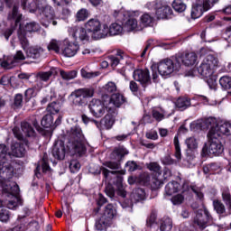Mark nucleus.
Returning <instances> with one entry per match:
<instances>
[{
  "instance_id": "obj_22",
  "label": "nucleus",
  "mask_w": 231,
  "mask_h": 231,
  "mask_svg": "<svg viewBox=\"0 0 231 231\" xmlns=\"http://www.w3.org/2000/svg\"><path fill=\"white\" fill-rule=\"evenodd\" d=\"M14 177V166L10 163V161L0 162V178L3 180H12Z\"/></svg>"
},
{
  "instance_id": "obj_46",
  "label": "nucleus",
  "mask_w": 231,
  "mask_h": 231,
  "mask_svg": "<svg viewBox=\"0 0 231 231\" xmlns=\"http://www.w3.org/2000/svg\"><path fill=\"white\" fill-rule=\"evenodd\" d=\"M161 231H171L172 230V219L166 217L162 221L160 226Z\"/></svg>"
},
{
  "instance_id": "obj_55",
  "label": "nucleus",
  "mask_w": 231,
  "mask_h": 231,
  "mask_svg": "<svg viewBox=\"0 0 231 231\" xmlns=\"http://www.w3.org/2000/svg\"><path fill=\"white\" fill-rule=\"evenodd\" d=\"M105 93H115L116 91V84L115 82H108L103 87Z\"/></svg>"
},
{
  "instance_id": "obj_54",
  "label": "nucleus",
  "mask_w": 231,
  "mask_h": 231,
  "mask_svg": "<svg viewBox=\"0 0 231 231\" xmlns=\"http://www.w3.org/2000/svg\"><path fill=\"white\" fill-rule=\"evenodd\" d=\"M140 185H147L151 181V175L149 173H142L138 176Z\"/></svg>"
},
{
  "instance_id": "obj_30",
  "label": "nucleus",
  "mask_w": 231,
  "mask_h": 231,
  "mask_svg": "<svg viewBox=\"0 0 231 231\" xmlns=\"http://www.w3.org/2000/svg\"><path fill=\"white\" fill-rule=\"evenodd\" d=\"M41 166L42 172H48V171H50V164H48V157H46V155H44L42 160L39 162V165L36 167V170L34 171L35 176H37V178H39V174H41Z\"/></svg>"
},
{
  "instance_id": "obj_15",
  "label": "nucleus",
  "mask_w": 231,
  "mask_h": 231,
  "mask_svg": "<svg viewBox=\"0 0 231 231\" xmlns=\"http://www.w3.org/2000/svg\"><path fill=\"white\" fill-rule=\"evenodd\" d=\"M175 60L180 66V69H181V64L190 68V66H196V64H198V54L195 52H185L180 56L176 57Z\"/></svg>"
},
{
  "instance_id": "obj_14",
  "label": "nucleus",
  "mask_w": 231,
  "mask_h": 231,
  "mask_svg": "<svg viewBox=\"0 0 231 231\" xmlns=\"http://www.w3.org/2000/svg\"><path fill=\"white\" fill-rule=\"evenodd\" d=\"M193 223L202 230L207 228L208 223H212V216L210 215V212H208V209H199Z\"/></svg>"
},
{
  "instance_id": "obj_25",
  "label": "nucleus",
  "mask_w": 231,
  "mask_h": 231,
  "mask_svg": "<svg viewBox=\"0 0 231 231\" xmlns=\"http://www.w3.org/2000/svg\"><path fill=\"white\" fill-rule=\"evenodd\" d=\"M52 156H54L56 160H64V158H66V146L63 141L60 140L55 143L52 148Z\"/></svg>"
},
{
  "instance_id": "obj_12",
  "label": "nucleus",
  "mask_w": 231,
  "mask_h": 231,
  "mask_svg": "<svg viewBox=\"0 0 231 231\" xmlns=\"http://www.w3.org/2000/svg\"><path fill=\"white\" fill-rule=\"evenodd\" d=\"M146 8L155 11L158 19H167L169 15H172V8L167 5H163L160 0L147 3Z\"/></svg>"
},
{
  "instance_id": "obj_43",
  "label": "nucleus",
  "mask_w": 231,
  "mask_h": 231,
  "mask_svg": "<svg viewBox=\"0 0 231 231\" xmlns=\"http://www.w3.org/2000/svg\"><path fill=\"white\" fill-rule=\"evenodd\" d=\"M172 8L174 9L175 12L182 13L187 10V5L183 3L181 0H174L172 3Z\"/></svg>"
},
{
  "instance_id": "obj_23",
  "label": "nucleus",
  "mask_w": 231,
  "mask_h": 231,
  "mask_svg": "<svg viewBox=\"0 0 231 231\" xmlns=\"http://www.w3.org/2000/svg\"><path fill=\"white\" fill-rule=\"evenodd\" d=\"M28 59L39 60L44 57V49L41 46H32L23 49Z\"/></svg>"
},
{
  "instance_id": "obj_41",
  "label": "nucleus",
  "mask_w": 231,
  "mask_h": 231,
  "mask_svg": "<svg viewBox=\"0 0 231 231\" xmlns=\"http://www.w3.org/2000/svg\"><path fill=\"white\" fill-rule=\"evenodd\" d=\"M60 75L63 80H73V79H77V70L65 71L60 69Z\"/></svg>"
},
{
  "instance_id": "obj_64",
  "label": "nucleus",
  "mask_w": 231,
  "mask_h": 231,
  "mask_svg": "<svg viewBox=\"0 0 231 231\" xmlns=\"http://www.w3.org/2000/svg\"><path fill=\"white\" fill-rule=\"evenodd\" d=\"M69 169L71 172H77L80 169V162L77 161H71L69 163Z\"/></svg>"
},
{
  "instance_id": "obj_58",
  "label": "nucleus",
  "mask_w": 231,
  "mask_h": 231,
  "mask_svg": "<svg viewBox=\"0 0 231 231\" xmlns=\"http://www.w3.org/2000/svg\"><path fill=\"white\" fill-rule=\"evenodd\" d=\"M125 167L128 168L129 172H134V171L138 170V164L134 161L127 162Z\"/></svg>"
},
{
  "instance_id": "obj_32",
  "label": "nucleus",
  "mask_w": 231,
  "mask_h": 231,
  "mask_svg": "<svg viewBox=\"0 0 231 231\" xmlns=\"http://www.w3.org/2000/svg\"><path fill=\"white\" fill-rule=\"evenodd\" d=\"M22 18L23 14L19 13V6L14 5L12 13L8 14L9 21H14L15 24H19V23H21Z\"/></svg>"
},
{
  "instance_id": "obj_51",
  "label": "nucleus",
  "mask_w": 231,
  "mask_h": 231,
  "mask_svg": "<svg viewBox=\"0 0 231 231\" xmlns=\"http://www.w3.org/2000/svg\"><path fill=\"white\" fill-rule=\"evenodd\" d=\"M147 169L152 172H155V174H159V176L162 174V166H160L158 162H150L147 165Z\"/></svg>"
},
{
  "instance_id": "obj_2",
  "label": "nucleus",
  "mask_w": 231,
  "mask_h": 231,
  "mask_svg": "<svg viewBox=\"0 0 231 231\" xmlns=\"http://www.w3.org/2000/svg\"><path fill=\"white\" fill-rule=\"evenodd\" d=\"M157 69L162 77H169L170 75H172L174 71H180V63L176 62V59L174 61L171 59H165L161 60L158 65H152V71L153 82H158Z\"/></svg>"
},
{
  "instance_id": "obj_40",
  "label": "nucleus",
  "mask_w": 231,
  "mask_h": 231,
  "mask_svg": "<svg viewBox=\"0 0 231 231\" xmlns=\"http://www.w3.org/2000/svg\"><path fill=\"white\" fill-rule=\"evenodd\" d=\"M61 107H62V105H60V102L54 101L48 105L47 111L51 115H57V113H60Z\"/></svg>"
},
{
  "instance_id": "obj_38",
  "label": "nucleus",
  "mask_w": 231,
  "mask_h": 231,
  "mask_svg": "<svg viewBox=\"0 0 231 231\" xmlns=\"http://www.w3.org/2000/svg\"><path fill=\"white\" fill-rule=\"evenodd\" d=\"M165 110L162 107L153 108L152 115L157 122H162L165 118Z\"/></svg>"
},
{
  "instance_id": "obj_20",
  "label": "nucleus",
  "mask_w": 231,
  "mask_h": 231,
  "mask_svg": "<svg viewBox=\"0 0 231 231\" xmlns=\"http://www.w3.org/2000/svg\"><path fill=\"white\" fill-rule=\"evenodd\" d=\"M41 124L42 127H45L46 129H55L62 124V116L60 115L55 122H53V116L51 114H47L42 117Z\"/></svg>"
},
{
  "instance_id": "obj_13",
  "label": "nucleus",
  "mask_w": 231,
  "mask_h": 231,
  "mask_svg": "<svg viewBox=\"0 0 231 231\" xmlns=\"http://www.w3.org/2000/svg\"><path fill=\"white\" fill-rule=\"evenodd\" d=\"M37 14H40L39 18L42 21V26H45V28H48L51 23V21L55 19V11H53V8L48 5L38 6Z\"/></svg>"
},
{
  "instance_id": "obj_39",
  "label": "nucleus",
  "mask_w": 231,
  "mask_h": 231,
  "mask_svg": "<svg viewBox=\"0 0 231 231\" xmlns=\"http://www.w3.org/2000/svg\"><path fill=\"white\" fill-rule=\"evenodd\" d=\"M124 32V27L117 23H114L108 28L110 35H120Z\"/></svg>"
},
{
  "instance_id": "obj_10",
  "label": "nucleus",
  "mask_w": 231,
  "mask_h": 231,
  "mask_svg": "<svg viewBox=\"0 0 231 231\" xmlns=\"http://www.w3.org/2000/svg\"><path fill=\"white\" fill-rule=\"evenodd\" d=\"M41 120V116L39 114L32 115L29 117V122L28 121H23L21 123V127L23 133H24L25 135L27 136H35V130L33 127H35L36 131L38 133H42L44 131L41 125H39V121ZM32 124L33 127L32 126Z\"/></svg>"
},
{
  "instance_id": "obj_8",
  "label": "nucleus",
  "mask_w": 231,
  "mask_h": 231,
  "mask_svg": "<svg viewBox=\"0 0 231 231\" xmlns=\"http://www.w3.org/2000/svg\"><path fill=\"white\" fill-rule=\"evenodd\" d=\"M217 68H219V59L214 54H208L204 58L202 63L198 68V71L202 77L208 78L214 75Z\"/></svg>"
},
{
  "instance_id": "obj_31",
  "label": "nucleus",
  "mask_w": 231,
  "mask_h": 231,
  "mask_svg": "<svg viewBox=\"0 0 231 231\" xmlns=\"http://www.w3.org/2000/svg\"><path fill=\"white\" fill-rule=\"evenodd\" d=\"M132 199L135 201V203L145 200V189L142 188L134 189L132 192Z\"/></svg>"
},
{
  "instance_id": "obj_56",
  "label": "nucleus",
  "mask_w": 231,
  "mask_h": 231,
  "mask_svg": "<svg viewBox=\"0 0 231 231\" xmlns=\"http://www.w3.org/2000/svg\"><path fill=\"white\" fill-rule=\"evenodd\" d=\"M105 193L108 198H111L113 199L115 198V187H113V184L107 183L105 187Z\"/></svg>"
},
{
  "instance_id": "obj_57",
  "label": "nucleus",
  "mask_w": 231,
  "mask_h": 231,
  "mask_svg": "<svg viewBox=\"0 0 231 231\" xmlns=\"http://www.w3.org/2000/svg\"><path fill=\"white\" fill-rule=\"evenodd\" d=\"M190 189H191L192 192H194V194H196L198 199H199L200 201H203L204 195H203V192L201 191V188H199L196 185H193V186H190Z\"/></svg>"
},
{
  "instance_id": "obj_27",
  "label": "nucleus",
  "mask_w": 231,
  "mask_h": 231,
  "mask_svg": "<svg viewBox=\"0 0 231 231\" xmlns=\"http://www.w3.org/2000/svg\"><path fill=\"white\" fill-rule=\"evenodd\" d=\"M113 225V222L107 220L101 217L95 223V229L97 231H107V228Z\"/></svg>"
},
{
  "instance_id": "obj_19",
  "label": "nucleus",
  "mask_w": 231,
  "mask_h": 231,
  "mask_svg": "<svg viewBox=\"0 0 231 231\" xmlns=\"http://www.w3.org/2000/svg\"><path fill=\"white\" fill-rule=\"evenodd\" d=\"M90 174H94V176H98L100 172H103V176L105 179L109 180L110 174H125L124 170L121 171H109L106 168L100 167L98 165H93L89 168Z\"/></svg>"
},
{
  "instance_id": "obj_11",
  "label": "nucleus",
  "mask_w": 231,
  "mask_h": 231,
  "mask_svg": "<svg viewBox=\"0 0 231 231\" xmlns=\"http://www.w3.org/2000/svg\"><path fill=\"white\" fill-rule=\"evenodd\" d=\"M39 30H41V25H39V23L35 22L28 23L24 26V29H23L22 26L19 27L17 35L23 50H26V48L30 46V42L28 41V38H26V32H28L29 33H32V32H39Z\"/></svg>"
},
{
  "instance_id": "obj_53",
  "label": "nucleus",
  "mask_w": 231,
  "mask_h": 231,
  "mask_svg": "<svg viewBox=\"0 0 231 231\" xmlns=\"http://www.w3.org/2000/svg\"><path fill=\"white\" fill-rule=\"evenodd\" d=\"M186 145L189 151H194L198 147V141L194 137L186 139Z\"/></svg>"
},
{
  "instance_id": "obj_28",
  "label": "nucleus",
  "mask_w": 231,
  "mask_h": 231,
  "mask_svg": "<svg viewBox=\"0 0 231 231\" xmlns=\"http://www.w3.org/2000/svg\"><path fill=\"white\" fill-rule=\"evenodd\" d=\"M125 54L122 50L116 51V56H109L108 60L112 68H116L121 60H124Z\"/></svg>"
},
{
  "instance_id": "obj_52",
  "label": "nucleus",
  "mask_w": 231,
  "mask_h": 231,
  "mask_svg": "<svg viewBox=\"0 0 231 231\" xmlns=\"http://www.w3.org/2000/svg\"><path fill=\"white\" fill-rule=\"evenodd\" d=\"M173 143L175 146V157L177 160H181V148L180 147V140L178 136L174 137Z\"/></svg>"
},
{
  "instance_id": "obj_18",
  "label": "nucleus",
  "mask_w": 231,
  "mask_h": 231,
  "mask_svg": "<svg viewBox=\"0 0 231 231\" xmlns=\"http://www.w3.org/2000/svg\"><path fill=\"white\" fill-rule=\"evenodd\" d=\"M103 98H106V104L109 107H114L115 112L116 111V107H120L123 104H125L126 99L124 95L120 93H116L109 97V95H104Z\"/></svg>"
},
{
  "instance_id": "obj_36",
  "label": "nucleus",
  "mask_w": 231,
  "mask_h": 231,
  "mask_svg": "<svg viewBox=\"0 0 231 231\" xmlns=\"http://www.w3.org/2000/svg\"><path fill=\"white\" fill-rule=\"evenodd\" d=\"M12 154L8 152V146L6 144H0V162H11Z\"/></svg>"
},
{
  "instance_id": "obj_5",
  "label": "nucleus",
  "mask_w": 231,
  "mask_h": 231,
  "mask_svg": "<svg viewBox=\"0 0 231 231\" xmlns=\"http://www.w3.org/2000/svg\"><path fill=\"white\" fill-rule=\"evenodd\" d=\"M88 109L95 118H102L106 115V109L110 115L115 113V106H109L104 96L102 97V100L92 98L88 104Z\"/></svg>"
},
{
  "instance_id": "obj_48",
  "label": "nucleus",
  "mask_w": 231,
  "mask_h": 231,
  "mask_svg": "<svg viewBox=\"0 0 231 231\" xmlns=\"http://www.w3.org/2000/svg\"><path fill=\"white\" fill-rule=\"evenodd\" d=\"M141 23L144 26H151L154 23V18L149 14H144L141 16Z\"/></svg>"
},
{
  "instance_id": "obj_45",
  "label": "nucleus",
  "mask_w": 231,
  "mask_h": 231,
  "mask_svg": "<svg viewBox=\"0 0 231 231\" xmlns=\"http://www.w3.org/2000/svg\"><path fill=\"white\" fill-rule=\"evenodd\" d=\"M213 207H214V210H216L217 214H225V212L226 211V208H225V204H223L221 200H217V199L214 200Z\"/></svg>"
},
{
  "instance_id": "obj_24",
  "label": "nucleus",
  "mask_w": 231,
  "mask_h": 231,
  "mask_svg": "<svg viewBox=\"0 0 231 231\" xmlns=\"http://www.w3.org/2000/svg\"><path fill=\"white\" fill-rule=\"evenodd\" d=\"M70 32L76 41L88 42L89 41V37H91V34L89 32H88V29H85L84 27H73L70 29Z\"/></svg>"
},
{
  "instance_id": "obj_49",
  "label": "nucleus",
  "mask_w": 231,
  "mask_h": 231,
  "mask_svg": "<svg viewBox=\"0 0 231 231\" xmlns=\"http://www.w3.org/2000/svg\"><path fill=\"white\" fill-rule=\"evenodd\" d=\"M49 51H55L56 53H59L60 51V42L57 40H51L48 45Z\"/></svg>"
},
{
  "instance_id": "obj_35",
  "label": "nucleus",
  "mask_w": 231,
  "mask_h": 231,
  "mask_svg": "<svg viewBox=\"0 0 231 231\" xmlns=\"http://www.w3.org/2000/svg\"><path fill=\"white\" fill-rule=\"evenodd\" d=\"M125 154H129V152H127L125 148L119 147L112 152L111 158L112 160H117V162H120V160H122Z\"/></svg>"
},
{
  "instance_id": "obj_50",
  "label": "nucleus",
  "mask_w": 231,
  "mask_h": 231,
  "mask_svg": "<svg viewBox=\"0 0 231 231\" xmlns=\"http://www.w3.org/2000/svg\"><path fill=\"white\" fill-rule=\"evenodd\" d=\"M204 78L208 79L207 82L210 89H216V88H217V76L212 74L208 78L207 77H204Z\"/></svg>"
},
{
  "instance_id": "obj_3",
  "label": "nucleus",
  "mask_w": 231,
  "mask_h": 231,
  "mask_svg": "<svg viewBox=\"0 0 231 231\" xmlns=\"http://www.w3.org/2000/svg\"><path fill=\"white\" fill-rule=\"evenodd\" d=\"M207 137L209 145L204 144L201 156H207V154H209V156H219V154H223L225 148L219 140V134H214L213 131H208Z\"/></svg>"
},
{
  "instance_id": "obj_47",
  "label": "nucleus",
  "mask_w": 231,
  "mask_h": 231,
  "mask_svg": "<svg viewBox=\"0 0 231 231\" xmlns=\"http://www.w3.org/2000/svg\"><path fill=\"white\" fill-rule=\"evenodd\" d=\"M219 84L223 89H231V78L228 76L220 78Z\"/></svg>"
},
{
  "instance_id": "obj_33",
  "label": "nucleus",
  "mask_w": 231,
  "mask_h": 231,
  "mask_svg": "<svg viewBox=\"0 0 231 231\" xmlns=\"http://www.w3.org/2000/svg\"><path fill=\"white\" fill-rule=\"evenodd\" d=\"M3 192L10 196H17V194H19V186L17 184L12 186L6 183L3 186Z\"/></svg>"
},
{
  "instance_id": "obj_61",
  "label": "nucleus",
  "mask_w": 231,
  "mask_h": 231,
  "mask_svg": "<svg viewBox=\"0 0 231 231\" xmlns=\"http://www.w3.org/2000/svg\"><path fill=\"white\" fill-rule=\"evenodd\" d=\"M183 199H185L183 195L178 194L171 198V202L173 203V205H181V203H183Z\"/></svg>"
},
{
  "instance_id": "obj_16",
  "label": "nucleus",
  "mask_w": 231,
  "mask_h": 231,
  "mask_svg": "<svg viewBox=\"0 0 231 231\" xmlns=\"http://www.w3.org/2000/svg\"><path fill=\"white\" fill-rule=\"evenodd\" d=\"M133 78L136 82H140L143 88H147L151 86V75L149 74V69H136L133 73Z\"/></svg>"
},
{
  "instance_id": "obj_29",
  "label": "nucleus",
  "mask_w": 231,
  "mask_h": 231,
  "mask_svg": "<svg viewBox=\"0 0 231 231\" xmlns=\"http://www.w3.org/2000/svg\"><path fill=\"white\" fill-rule=\"evenodd\" d=\"M79 51V45L77 43H69L63 50L65 57H75Z\"/></svg>"
},
{
  "instance_id": "obj_1",
  "label": "nucleus",
  "mask_w": 231,
  "mask_h": 231,
  "mask_svg": "<svg viewBox=\"0 0 231 231\" xmlns=\"http://www.w3.org/2000/svg\"><path fill=\"white\" fill-rule=\"evenodd\" d=\"M67 149L70 154H79V156L86 154L88 151L86 148L88 141H86V137L80 126H72L67 134Z\"/></svg>"
},
{
  "instance_id": "obj_63",
  "label": "nucleus",
  "mask_w": 231,
  "mask_h": 231,
  "mask_svg": "<svg viewBox=\"0 0 231 231\" xmlns=\"http://www.w3.org/2000/svg\"><path fill=\"white\" fill-rule=\"evenodd\" d=\"M145 137L148 140H158V132L151 130L145 134Z\"/></svg>"
},
{
  "instance_id": "obj_62",
  "label": "nucleus",
  "mask_w": 231,
  "mask_h": 231,
  "mask_svg": "<svg viewBox=\"0 0 231 231\" xmlns=\"http://www.w3.org/2000/svg\"><path fill=\"white\" fill-rule=\"evenodd\" d=\"M105 165L106 167H108V169H112L114 171H118V169H120V162H106Z\"/></svg>"
},
{
  "instance_id": "obj_60",
  "label": "nucleus",
  "mask_w": 231,
  "mask_h": 231,
  "mask_svg": "<svg viewBox=\"0 0 231 231\" xmlns=\"http://www.w3.org/2000/svg\"><path fill=\"white\" fill-rule=\"evenodd\" d=\"M8 219H10V211L3 209L0 213V221H2V223H6Z\"/></svg>"
},
{
  "instance_id": "obj_59",
  "label": "nucleus",
  "mask_w": 231,
  "mask_h": 231,
  "mask_svg": "<svg viewBox=\"0 0 231 231\" xmlns=\"http://www.w3.org/2000/svg\"><path fill=\"white\" fill-rule=\"evenodd\" d=\"M162 185H163V182L162 181V180H160L158 178L152 179L151 187L154 190H156V189H160V187H162Z\"/></svg>"
},
{
  "instance_id": "obj_26",
  "label": "nucleus",
  "mask_w": 231,
  "mask_h": 231,
  "mask_svg": "<svg viewBox=\"0 0 231 231\" xmlns=\"http://www.w3.org/2000/svg\"><path fill=\"white\" fill-rule=\"evenodd\" d=\"M116 216V208H115V206H113V204H107L105 207V209L103 211L101 217L113 223V219H115Z\"/></svg>"
},
{
  "instance_id": "obj_7",
  "label": "nucleus",
  "mask_w": 231,
  "mask_h": 231,
  "mask_svg": "<svg viewBox=\"0 0 231 231\" xmlns=\"http://www.w3.org/2000/svg\"><path fill=\"white\" fill-rule=\"evenodd\" d=\"M93 97H95V88H79L69 95L72 104L79 107L88 106V98H93Z\"/></svg>"
},
{
  "instance_id": "obj_17",
  "label": "nucleus",
  "mask_w": 231,
  "mask_h": 231,
  "mask_svg": "<svg viewBox=\"0 0 231 231\" xmlns=\"http://www.w3.org/2000/svg\"><path fill=\"white\" fill-rule=\"evenodd\" d=\"M189 190V183L184 182L183 185L180 184L178 181H171L165 186L166 196H172L176 192H187Z\"/></svg>"
},
{
  "instance_id": "obj_21",
  "label": "nucleus",
  "mask_w": 231,
  "mask_h": 231,
  "mask_svg": "<svg viewBox=\"0 0 231 231\" xmlns=\"http://www.w3.org/2000/svg\"><path fill=\"white\" fill-rule=\"evenodd\" d=\"M210 10V5L208 3L197 2L191 8V18L199 19L203 15L204 12Z\"/></svg>"
},
{
  "instance_id": "obj_6",
  "label": "nucleus",
  "mask_w": 231,
  "mask_h": 231,
  "mask_svg": "<svg viewBox=\"0 0 231 231\" xmlns=\"http://www.w3.org/2000/svg\"><path fill=\"white\" fill-rule=\"evenodd\" d=\"M202 129H209L213 134H218V138H221L222 134L225 136H230L231 134V124L226 122L222 125H217V119L214 117H208L204 120Z\"/></svg>"
},
{
  "instance_id": "obj_42",
  "label": "nucleus",
  "mask_w": 231,
  "mask_h": 231,
  "mask_svg": "<svg viewBox=\"0 0 231 231\" xmlns=\"http://www.w3.org/2000/svg\"><path fill=\"white\" fill-rule=\"evenodd\" d=\"M114 124L115 120H113V117L109 114H106L104 118L101 119V125H104L105 129H111Z\"/></svg>"
},
{
  "instance_id": "obj_9",
  "label": "nucleus",
  "mask_w": 231,
  "mask_h": 231,
  "mask_svg": "<svg viewBox=\"0 0 231 231\" xmlns=\"http://www.w3.org/2000/svg\"><path fill=\"white\" fill-rule=\"evenodd\" d=\"M14 135L19 142L13 141L11 143V155L14 156L15 158H23L24 157V154H26V147H25V141L24 136L23 134H21V131H19V128L14 127L13 129Z\"/></svg>"
},
{
  "instance_id": "obj_44",
  "label": "nucleus",
  "mask_w": 231,
  "mask_h": 231,
  "mask_svg": "<svg viewBox=\"0 0 231 231\" xmlns=\"http://www.w3.org/2000/svg\"><path fill=\"white\" fill-rule=\"evenodd\" d=\"M89 17V11L86 8H82L76 14V20L80 23L81 21H86Z\"/></svg>"
},
{
  "instance_id": "obj_4",
  "label": "nucleus",
  "mask_w": 231,
  "mask_h": 231,
  "mask_svg": "<svg viewBox=\"0 0 231 231\" xmlns=\"http://www.w3.org/2000/svg\"><path fill=\"white\" fill-rule=\"evenodd\" d=\"M85 28L95 41L105 39L109 33V27L107 25H103L102 27V23H100L98 19L92 18L88 20L85 23Z\"/></svg>"
},
{
  "instance_id": "obj_34",
  "label": "nucleus",
  "mask_w": 231,
  "mask_h": 231,
  "mask_svg": "<svg viewBox=\"0 0 231 231\" xmlns=\"http://www.w3.org/2000/svg\"><path fill=\"white\" fill-rule=\"evenodd\" d=\"M176 107L180 109V111H185L188 107H190V99L185 97H179L175 103Z\"/></svg>"
},
{
  "instance_id": "obj_37",
  "label": "nucleus",
  "mask_w": 231,
  "mask_h": 231,
  "mask_svg": "<svg viewBox=\"0 0 231 231\" xmlns=\"http://www.w3.org/2000/svg\"><path fill=\"white\" fill-rule=\"evenodd\" d=\"M136 28H138V21L134 18H129L124 26L125 32H133V30H136Z\"/></svg>"
}]
</instances>
